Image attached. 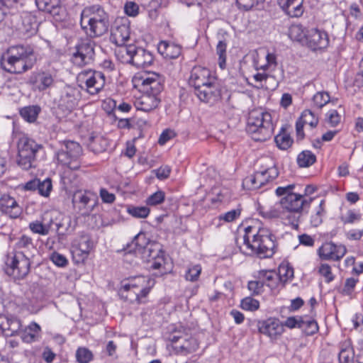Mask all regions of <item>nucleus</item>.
Segmentation results:
<instances>
[{
  "mask_svg": "<svg viewBox=\"0 0 363 363\" xmlns=\"http://www.w3.org/2000/svg\"><path fill=\"white\" fill-rule=\"evenodd\" d=\"M96 199V195L90 191L77 190L74 194L72 202L79 209H86L88 213L93 209L92 207H89V203Z\"/></svg>",
  "mask_w": 363,
  "mask_h": 363,
  "instance_id": "a878e982",
  "label": "nucleus"
},
{
  "mask_svg": "<svg viewBox=\"0 0 363 363\" xmlns=\"http://www.w3.org/2000/svg\"><path fill=\"white\" fill-rule=\"evenodd\" d=\"M305 44L313 50L325 49L329 45L328 35L325 30L315 28L306 30Z\"/></svg>",
  "mask_w": 363,
  "mask_h": 363,
  "instance_id": "2eb2a0df",
  "label": "nucleus"
},
{
  "mask_svg": "<svg viewBox=\"0 0 363 363\" xmlns=\"http://www.w3.org/2000/svg\"><path fill=\"white\" fill-rule=\"evenodd\" d=\"M160 101V96H157L155 94L142 92L141 96L136 99L135 106L138 110L148 112L157 108Z\"/></svg>",
  "mask_w": 363,
  "mask_h": 363,
  "instance_id": "4be33fe9",
  "label": "nucleus"
},
{
  "mask_svg": "<svg viewBox=\"0 0 363 363\" xmlns=\"http://www.w3.org/2000/svg\"><path fill=\"white\" fill-rule=\"evenodd\" d=\"M326 118L328 123L332 127L337 126L341 121V116L336 110H330L326 113Z\"/></svg>",
  "mask_w": 363,
  "mask_h": 363,
  "instance_id": "680f3d73",
  "label": "nucleus"
},
{
  "mask_svg": "<svg viewBox=\"0 0 363 363\" xmlns=\"http://www.w3.org/2000/svg\"><path fill=\"white\" fill-rule=\"evenodd\" d=\"M303 0H278L281 9L291 17H299L303 13Z\"/></svg>",
  "mask_w": 363,
  "mask_h": 363,
  "instance_id": "bb28decb",
  "label": "nucleus"
},
{
  "mask_svg": "<svg viewBox=\"0 0 363 363\" xmlns=\"http://www.w3.org/2000/svg\"><path fill=\"white\" fill-rule=\"evenodd\" d=\"M81 94L77 88L65 85L60 91L57 103L58 107L62 111L71 112L78 106Z\"/></svg>",
  "mask_w": 363,
  "mask_h": 363,
  "instance_id": "ddd939ff",
  "label": "nucleus"
},
{
  "mask_svg": "<svg viewBox=\"0 0 363 363\" xmlns=\"http://www.w3.org/2000/svg\"><path fill=\"white\" fill-rule=\"evenodd\" d=\"M248 289L254 295L260 294L263 291V284L260 279L257 281H250L247 284Z\"/></svg>",
  "mask_w": 363,
  "mask_h": 363,
  "instance_id": "e2e57ef3",
  "label": "nucleus"
},
{
  "mask_svg": "<svg viewBox=\"0 0 363 363\" xmlns=\"http://www.w3.org/2000/svg\"><path fill=\"white\" fill-rule=\"evenodd\" d=\"M92 249V242L87 235H82L72 245V254L76 263H83Z\"/></svg>",
  "mask_w": 363,
  "mask_h": 363,
  "instance_id": "dca6fc26",
  "label": "nucleus"
},
{
  "mask_svg": "<svg viewBox=\"0 0 363 363\" xmlns=\"http://www.w3.org/2000/svg\"><path fill=\"white\" fill-rule=\"evenodd\" d=\"M324 204L325 201L321 200L318 206L315 208V213L311 215V223L313 227H318L323 222V217L325 214Z\"/></svg>",
  "mask_w": 363,
  "mask_h": 363,
  "instance_id": "c03bdc74",
  "label": "nucleus"
},
{
  "mask_svg": "<svg viewBox=\"0 0 363 363\" xmlns=\"http://www.w3.org/2000/svg\"><path fill=\"white\" fill-rule=\"evenodd\" d=\"M171 168L167 166H162L155 170V174L157 179L160 180L166 179L169 177Z\"/></svg>",
  "mask_w": 363,
  "mask_h": 363,
  "instance_id": "338daca9",
  "label": "nucleus"
},
{
  "mask_svg": "<svg viewBox=\"0 0 363 363\" xmlns=\"http://www.w3.org/2000/svg\"><path fill=\"white\" fill-rule=\"evenodd\" d=\"M140 7L135 1H127L124 5V12L130 17H135L139 14Z\"/></svg>",
  "mask_w": 363,
  "mask_h": 363,
  "instance_id": "13d9d810",
  "label": "nucleus"
},
{
  "mask_svg": "<svg viewBox=\"0 0 363 363\" xmlns=\"http://www.w3.org/2000/svg\"><path fill=\"white\" fill-rule=\"evenodd\" d=\"M77 82L82 91L90 95H96L104 89L106 78L102 72L89 69L77 74Z\"/></svg>",
  "mask_w": 363,
  "mask_h": 363,
  "instance_id": "1a4fd4ad",
  "label": "nucleus"
},
{
  "mask_svg": "<svg viewBox=\"0 0 363 363\" xmlns=\"http://www.w3.org/2000/svg\"><path fill=\"white\" fill-rule=\"evenodd\" d=\"M289 36L293 40L305 44L306 40V30L300 24H293L289 30Z\"/></svg>",
  "mask_w": 363,
  "mask_h": 363,
  "instance_id": "c9c22d12",
  "label": "nucleus"
},
{
  "mask_svg": "<svg viewBox=\"0 0 363 363\" xmlns=\"http://www.w3.org/2000/svg\"><path fill=\"white\" fill-rule=\"evenodd\" d=\"M258 329L259 333L269 337L272 339H276L284 332V326L279 320L276 318H268L259 323Z\"/></svg>",
  "mask_w": 363,
  "mask_h": 363,
  "instance_id": "412c9836",
  "label": "nucleus"
},
{
  "mask_svg": "<svg viewBox=\"0 0 363 363\" xmlns=\"http://www.w3.org/2000/svg\"><path fill=\"white\" fill-rule=\"evenodd\" d=\"M93 357L92 352L86 347H79L76 352V359L79 363H89Z\"/></svg>",
  "mask_w": 363,
  "mask_h": 363,
  "instance_id": "a18cd8bd",
  "label": "nucleus"
},
{
  "mask_svg": "<svg viewBox=\"0 0 363 363\" xmlns=\"http://www.w3.org/2000/svg\"><path fill=\"white\" fill-rule=\"evenodd\" d=\"M226 49L227 42L219 40L216 46V53L218 55V65L221 69H224L226 65Z\"/></svg>",
  "mask_w": 363,
  "mask_h": 363,
  "instance_id": "79ce46f5",
  "label": "nucleus"
},
{
  "mask_svg": "<svg viewBox=\"0 0 363 363\" xmlns=\"http://www.w3.org/2000/svg\"><path fill=\"white\" fill-rule=\"evenodd\" d=\"M39 10L50 13L52 16L58 15L60 10V0H35Z\"/></svg>",
  "mask_w": 363,
  "mask_h": 363,
  "instance_id": "2f4dec72",
  "label": "nucleus"
},
{
  "mask_svg": "<svg viewBox=\"0 0 363 363\" xmlns=\"http://www.w3.org/2000/svg\"><path fill=\"white\" fill-rule=\"evenodd\" d=\"M14 250L23 251L27 252L31 250H35L32 239L27 235H22L16 243Z\"/></svg>",
  "mask_w": 363,
  "mask_h": 363,
  "instance_id": "a19ab883",
  "label": "nucleus"
},
{
  "mask_svg": "<svg viewBox=\"0 0 363 363\" xmlns=\"http://www.w3.org/2000/svg\"><path fill=\"white\" fill-rule=\"evenodd\" d=\"M100 197L103 202L106 203H112L116 199V196L113 194L108 192L106 189H101Z\"/></svg>",
  "mask_w": 363,
  "mask_h": 363,
  "instance_id": "774afa93",
  "label": "nucleus"
},
{
  "mask_svg": "<svg viewBox=\"0 0 363 363\" xmlns=\"http://www.w3.org/2000/svg\"><path fill=\"white\" fill-rule=\"evenodd\" d=\"M173 347L177 353L182 355H187L196 351L199 347V342L194 337L184 338L179 345H176Z\"/></svg>",
  "mask_w": 363,
  "mask_h": 363,
  "instance_id": "c756f323",
  "label": "nucleus"
},
{
  "mask_svg": "<svg viewBox=\"0 0 363 363\" xmlns=\"http://www.w3.org/2000/svg\"><path fill=\"white\" fill-rule=\"evenodd\" d=\"M243 242L252 253L259 257H270L274 253L275 236L257 220H252L251 225L245 228Z\"/></svg>",
  "mask_w": 363,
  "mask_h": 363,
  "instance_id": "f257e3e1",
  "label": "nucleus"
},
{
  "mask_svg": "<svg viewBox=\"0 0 363 363\" xmlns=\"http://www.w3.org/2000/svg\"><path fill=\"white\" fill-rule=\"evenodd\" d=\"M118 46L116 55L118 60L123 64H131L135 45L123 44Z\"/></svg>",
  "mask_w": 363,
  "mask_h": 363,
  "instance_id": "473e14b6",
  "label": "nucleus"
},
{
  "mask_svg": "<svg viewBox=\"0 0 363 363\" xmlns=\"http://www.w3.org/2000/svg\"><path fill=\"white\" fill-rule=\"evenodd\" d=\"M165 194L162 191H157L150 195L146 199V204L148 206H156L164 201Z\"/></svg>",
  "mask_w": 363,
  "mask_h": 363,
  "instance_id": "3c124183",
  "label": "nucleus"
},
{
  "mask_svg": "<svg viewBox=\"0 0 363 363\" xmlns=\"http://www.w3.org/2000/svg\"><path fill=\"white\" fill-rule=\"evenodd\" d=\"M330 96L327 92L320 91L316 93L313 98L314 106L321 108L330 101Z\"/></svg>",
  "mask_w": 363,
  "mask_h": 363,
  "instance_id": "09e8293b",
  "label": "nucleus"
},
{
  "mask_svg": "<svg viewBox=\"0 0 363 363\" xmlns=\"http://www.w3.org/2000/svg\"><path fill=\"white\" fill-rule=\"evenodd\" d=\"M347 252L345 246L335 245L332 242H325L318 249V255L322 259L338 261Z\"/></svg>",
  "mask_w": 363,
  "mask_h": 363,
  "instance_id": "6ab92c4d",
  "label": "nucleus"
},
{
  "mask_svg": "<svg viewBox=\"0 0 363 363\" xmlns=\"http://www.w3.org/2000/svg\"><path fill=\"white\" fill-rule=\"evenodd\" d=\"M128 211L135 218H145L150 214V209L146 206L131 207L128 208Z\"/></svg>",
  "mask_w": 363,
  "mask_h": 363,
  "instance_id": "864d4df0",
  "label": "nucleus"
},
{
  "mask_svg": "<svg viewBox=\"0 0 363 363\" xmlns=\"http://www.w3.org/2000/svg\"><path fill=\"white\" fill-rule=\"evenodd\" d=\"M201 272V267L196 264L189 268L185 274V278L187 281H196L198 280Z\"/></svg>",
  "mask_w": 363,
  "mask_h": 363,
  "instance_id": "603ef678",
  "label": "nucleus"
},
{
  "mask_svg": "<svg viewBox=\"0 0 363 363\" xmlns=\"http://www.w3.org/2000/svg\"><path fill=\"white\" fill-rule=\"evenodd\" d=\"M28 82L35 90L44 91L55 85V76L48 72H35L31 74Z\"/></svg>",
  "mask_w": 363,
  "mask_h": 363,
  "instance_id": "a211bd4d",
  "label": "nucleus"
},
{
  "mask_svg": "<svg viewBox=\"0 0 363 363\" xmlns=\"http://www.w3.org/2000/svg\"><path fill=\"white\" fill-rule=\"evenodd\" d=\"M40 331V326L33 322L24 330L21 332V337L23 342L30 343L38 339Z\"/></svg>",
  "mask_w": 363,
  "mask_h": 363,
  "instance_id": "7c9ffc66",
  "label": "nucleus"
},
{
  "mask_svg": "<svg viewBox=\"0 0 363 363\" xmlns=\"http://www.w3.org/2000/svg\"><path fill=\"white\" fill-rule=\"evenodd\" d=\"M130 21L127 18H117L111 28V39L117 45H121L129 39Z\"/></svg>",
  "mask_w": 363,
  "mask_h": 363,
  "instance_id": "4468645a",
  "label": "nucleus"
},
{
  "mask_svg": "<svg viewBox=\"0 0 363 363\" xmlns=\"http://www.w3.org/2000/svg\"><path fill=\"white\" fill-rule=\"evenodd\" d=\"M80 25L90 38L102 36L108 30V15L99 5L87 6L82 11Z\"/></svg>",
  "mask_w": 363,
  "mask_h": 363,
  "instance_id": "20e7f679",
  "label": "nucleus"
},
{
  "mask_svg": "<svg viewBox=\"0 0 363 363\" xmlns=\"http://www.w3.org/2000/svg\"><path fill=\"white\" fill-rule=\"evenodd\" d=\"M153 61L152 55L142 48L135 47L131 65L138 68L146 67Z\"/></svg>",
  "mask_w": 363,
  "mask_h": 363,
  "instance_id": "cd10ccee",
  "label": "nucleus"
},
{
  "mask_svg": "<svg viewBox=\"0 0 363 363\" xmlns=\"http://www.w3.org/2000/svg\"><path fill=\"white\" fill-rule=\"evenodd\" d=\"M300 119L305 125H309L311 128L316 127L318 123V118L310 110L303 111Z\"/></svg>",
  "mask_w": 363,
  "mask_h": 363,
  "instance_id": "de8ad7c7",
  "label": "nucleus"
},
{
  "mask_svg": "<svg viewBox=\"0 0 363 363\" xmlns=\"http://www.w3.org/2000/svg\"><path fill=\"white\" fill-rule=\"evenodd\" d=\"M257 277L262 281L263 286L266 285L270 289L275 288L278 282V275L273 270H260Z\"/></svg>",
  "mask_w": 363,
  "mask_h": 363,
  "instance_id": "f704fd0d",
  "label": "nucleus"
},
{
  "mask_svg": "<svg viewBox=\"0 0 363 363\" xmlns=\"http://www.w3.org/2000/svg\"><path fill=\"white\" fill-rule=\"evenodd\" d=\"M5 272L15 279H23L29 273L30 262L25 252L13 250L5 259Z\"/></svg>",
  "mask_w": 363,
  "mask_h": 363,
  "instance_id": "0eeeda50",
  "label": "nucleus"
},
{
  "mask_svg": "<svg viewBox=\"0 0 363 363\" xmlns=\"http://www.w3.org/2000/svg\"><path fill=\"white\" fill-rule=\"evenodd\" d=\"M33 63V50L28 45L11 46L0 59L1 67L13 74H21L31 69Z\"/></svg>",
  "mask_w": 363,
  "mask_h": 363,
  "instance_id": "7ed1b4c3",
  "label": "nucleus"
},
{
  "mask_svg": "<svg viewBox=\"0 0 363 363\" xmlns=\"http://www.w3.org/2000/svg\"><path fill=\"white\" fill-rule=\"evenodd\" d=\"M17 147L18 157L16 162L18 165L24 170H28L34 167L36 154L42 148V146L28 136L22 135L18 138Z\"/></svg>",
  "mask_w": 363,
  "mask_h": 363,
  "instance_id": "6e6552de",
  "label": "nucleus"
},
{
  "mask_svg": "<svg viewBox=\"0 0 363 363\" xmlns=\"http://www.w3.org/2000/svg\"><path fill=\"white\" fill-rule=\"evenodd\" d=\"M29 228L34 233L40 234L42 235H46L49 233V228L40 221L30 223Z\"/></svg>",
  "mask_w": 363,
  "mask_h": 363,
  "instance_id": "bf43d9fd",
  "label": "nucleus"
},
{
  "mask_svg": "<svg viewBox=\"0 0 363 363\" xmlns=\"http://www.w3.org/2000/svg\"><path fill=\"white\" fill-rule=\"evenodd\" d=\"M40 111V108L38 106H28L22 108L20 110L21 116L29 123L34 122Z\"/></svg>",
  "mask_w": 363,
  "mask_h": 363,
  "instance_id": "e433bc0d",
  "label": "nucleus"
},
{
  "mask_svg": "<svg viewBox=\"0 0 363 363\" xmlns=\"http://www.w3.org/2000/svg\"><path fill=\"white\" fill-rule=\"evenodd\" d=\"M275 143L280 150H288L293 144L294 140L289 133L281 131L274 138Z\"/></svg>",
  "mask_w": 363,
  "mask_h": 363,
  "instance_id": "58836bf2",
  "label": "nucleus"
},
{
  "mask_svg": "<svg viewBox=\"0 0 363 363\" xmlns=\"http://www.w3.org/2000/svg\"><path fill=\"white\" fill-rule=\"evenodd\" d=\"M195 94L201 101L210 104H215L221 98V91L220 86L216 82V79L215 81L211 82L210 84H207L196 89Z\"/></svg>",
  "mask_w": 363,
  "mask_h": 363,
  "instance_id": "f3484780",
  "label": "nucleus"
},
{
  "mask_svg": "<svg viewBox=\"0 0 363 363\" xmlns=\"http://www.w3.org/2000/svg\"><path fill=\"white\" fill-rule=\"evenodd\" d=\"M21 328V320L13 316L0 315V329L6 336L18 334Z\"/></svg>",
  "mask_w": 363,
  "mask_h": 363,
  "instance_id": "b1692460",
  "label": "nucleus"
},
{
  "mask_svg": "<svg viewBox=\"0 0 363 363\" xmlns=\"http://www.w3.org/2000/svg\"><path fill=\"white\" fill-rule=\"evenodd\" d=\"M82 149L78 143L66 141L57 152L56 158L58 163L71 169L77 170L80 167L79 157Z\"/></svg>",
  "mask_w": 363,
  "mask_h": 363,
  "instance_id": "9d476101",
  "label": "nucleus"
},
{
  "mask_svg": "<svg viewBox=\"0 0 363 363\" xmlns=\"http://www.w3.org/2000/svg\"><path fill=\"white\" fill-rule=\"evenodd\" d=\"M247 131L256 141H265L270 138L274 131L271 114L261 109L251 111L247 118Z\"/></svg>",
  "mask_w": 363,
  "mask_h": 363,
  "instance_id": "39448f33",
  "label": "nucleus"
},
{
  "mask_svg": "<svg viewBox=\"0 0 363 363\" xmlns=\"http://www.w3.org/2000/svg\"><path fill=\"white\" fill-rule=\"evenodd\" d=\"M242 186L245 189L248 190H257L261 188V185L257 182L255 176L251 174L246 177L242 182Z\"/></svg>",
  "mask_w": 363,
  "mask_h": 363,
  "instance_id": "4d7b16f0",
  "label": "nucleus"
},
{
  "mask_svg": "<svg viewBox=\"0 0 363 363\" xmlns=\"http://www.w3.org/2000/svg\"><path fill=\"white\" fill-rule=\"evenodd\" d=\"M0 209L12 218H18L21 213V208L16 199L6 194L0 196Z\"/></svg>",
  "mask_w": 363,
  "mask_h": 363,
  "instance_id": "5701e85b",
  "label": "nucleus"
},
{
  "mask_svg": "<svg viewBox=\"0 0 363 363\" xmlns=\"http://www.w3.org/2000/svg\"><path fill=\"white\" fill-rule=\"evenodd\" d=\"M154 284V280L148 277H130L123 284L120 294L122 298L130 302L142 303L143 298L147 296Z\"/></svg>",
  "mask_w": 363,
  "mask_h": 363,
  "instance_id": "423d86ee",
  "label": "nucleus"
},
{
  "mask_svg": "<svg viewBox=\"0 0 363 363\" xmlns=\"http://www.w3.org/2000/svg\"><path fill=\"white\" fill-rule=\"evenodd\" d=\"M278 279L286 282L294 277V269L288 264H282L279 267Z\"/></svg>",
  "mask_w": 363,
  "mask_h": 363,
  "instance_id": "37998d69",
  "label": "nucleus"
},
{
  "mask_svg": "<svg viewBox=\"0 0 363 363\" xmlns=\"http://www.w3.org/2000/svg\"><path fill=\"white\" fill-rule=\"evenodd\" d=\"M147 244V242L145 238V235L143 233H140L135 236L133 240L132 241L131 246H135V248L133 250L134 253H135L137 250L140 251L142 249H145Z\"/></svg>",
  "mask_w": 363,
  "mask_h": 363,
  "instance_id": "6e6d98bb",
  "label": "nucleus"
},
{
  "mask_svg": "<svg viewBox=\"0 0 363 363\" xmlns=\"http://www.w3.org/2000/svg\"><path fill=\"white\" fill-rule=\"evenodd\" d=\"M316 161V156L310 150H303L297 157V163L301 167H308Z\"/></svg>",
  "mask_w": 363,
  "mask_h": 363,
  "instance_id": "4c0bfd02",
  "label": "nucleus"
},
{
  "mask_svg": "<svg viewBox=\"0 0 363 363\" xmlns=\"http://www.w3.org/2000/svg\"><path fill=\"white\" fill-rule=\"evenodd\" d=\"M300 329H301L306 335H313L318 331V325L315 320L308 317H303Z\"/></svg>",
  "mask_w": 363,
  "mask_h": 363,
  "instance_id": "ea45409f",
  "label": "nucleus"
},
{
  "mask_svg": "<svg viewBox=\"0 0 363 363\" xmlns=\"http://www.w3.org/2000/svg\"><path fill=\"white\" fill-rule=\"evenodd\" d=\"M319 274L323 276L325 281L329 283L334 279V276L333 275L331 267L328 264H322L318 269Z\"/></svg>",
  "mask_w": 363,
  "mask_h": 363,
  "instance_id": "052dcab7",
  "label": "nucleus"
},
{
  "mask_svg": "<svg viewBox=\"0 0 363 363\" xmlns=\"http://www.w3.org/2000/svg\"><path fill=\"white\" fill-rule=\"evenodd\" d=\"M302 319H303V317H301V316L289 317L286 320L284 325L289 328H300V325L302 322Z\"/></svg>",
  "mask_w": 363,
  "mask_h": 363,
  "instance_id": "69168bd1",
  "label": "nucleus"
},
{
  "mask_svg": "<svg viewBox=\"0 0 363 363\" xmlns=\"http://www.w3.org/2000/svg\"><path fill=\"white\" fill-rule=\"evenodd\" d=\"M241 214V210L239 208L233 209L218 216L220 220H224L226 223L233 222L237 220Z\"/></svg>",
  "mask_w": 363,
  "mask_h": 363,
  "instance_id": "5fc2aeb1",
  "label": "nucleus"
},
{
  "mask_svg": "<svg viewBox=\"0 0 363 363\" xmlns=\"http://www.w3.org/2000/svg\"><path fill=\"white\" fill-rule=\"evenodd\" d=\"M164 78L155 73L143 74L133 78L135 86L139 87L141 92L155 94L160 96L164 89Z\"/></svg>",
  "mask_w": 363,
  "mask_h": 363,
  "instance_id": "9b49d317",
  "label": "nucleus"
},
{
  "mask_svg": "<svg viewBox=\"0 0 363 363\" xmlns=\"http://www.w3.org/2000/svg\"><path fill=\"white\" fill-rule=\"evenodd\" d=\"M52 189V184L50 178H46L43 181L40 180L39 186H38V194L45 198L50 196Z\"/></svg>",
  "mask_w": 363,
  "mask_h": 363,
  "instance_id": "49530a36",
  "label": "nucleus"
},
{
  "mask_svg": "<svg viewBox=\"0 0 363 363\" xmlns=\"http://www.w3.org/2000/svg\"><path fill=\"white\" fill-rule=\"evenodd\" d=\"M94 54V43L90 40H82L75 46L71 61L74 65L82 67L93 62Z\"/></svg>",
  "mask_w": 363,
  "mask_h": 363,
  "instance_id": "f8f14e48",
  "label": "nucleus"
},
{
  "mask_svg": "<svg viewBox=\"0 0 363 363\" xmlns=\"http://www.w3.org/2000/svg\"><path fill=\"white\" fill-rule=\"evenodd\" d=\"M272 164L271 167L263 168L261 170L257 171L254 173V175L257 180V182L261 186H264L266 184L276 179L279 175V171L277 168L274 165L272 160H268Z\"/></svg>",
  "mask_w": 363,
  "mask_h": 363,
  "instance_id": "c85d7f7f",
  "label": "nucleus"
},
{
  "mask_svg": "<svg viewBox=\"0 0 363 363\" xmlns=\"http://www.w3.org/2000/svg\"><path fill=\"white\" fill-rule=\"evenodd\" d=\"M259 213L266 219H276L279 218L282 222L289 225V218L290 217L287 216V213H285L284 209L282 207L281 202L274 204L268 209L260 208Z\"/></svg>",
  "mask_w": 363,
  "mask_h": 363,
  "instance_id": "393cba45",
  "label": "nucleus"
},
{
  "mask_svg": "<svg viewBox=\"0 0 363 363\" xmlns=\"http://www.w3.org/2000/svg\"><path fill=\"white\" fill-rule=\"evenodd\" d=\"M50 259L58 267H65L68 263L67 258L64 255L57 252H53L50 256Z\"/></svg>",
  "mask_w": 363,
  "mask_h": 363,
  "instance_id": "0e129e2a",
  "label": "nucleus"
},
{
  "mask_svg": "<svg viewBox=\"0 0 363 363\" xmlns=\"http://www.w3.org/2000/svg\"><path fill=\"white\" fill-rule=\"evenodd\" d=\"M109 142L105 137L97 135L89 138V148L94 153H101L106 150Z\"/></svg>",
  "mask_w": 363,
  "mask_h": 363,
  "instance_id": "72a5a7b5",
  "label": "nucleus"
},
{
  "mask_svg": "<svg viewBox=\"0 0 363 363\" xmlns=\"http://www.w3.org/2000/svg\"><path fill=\"white\" fill-rule=\"evenodd\" d=\"M240 306L243 310L255 311L259 308V302L252 297H246L242 300Z\"/></svg>",
  "mask_w": 363,
  "mask_h": 363,
  "instance_id": "8fccbe9b",
  "label": "nucleus"
},
{
  "mask_svg": "<svg viewBox=\"0 0 363 363\" xmlns=\"http://www.w3.org/2000/svg\"><path fill=\"white\" fill-rule=\"evenodd\" d=\"M216 79L208 69L200 66L194 67L191 72L189 84L193 86L196 90L203 85L210 84Z\"/></svg>",
  "mask_w": 363,
  "mask_h": 363,
  "instance_id": "aec40b11",
  "label": "nucleus"
},
{
  "mask_svg": "<svg viewBox=\"0 0 363 363\" xmlns=\"http://www.w3.org/2000/svg\"><path fill=\"white\" fill-rule=\"evenodd\" d=\"M294 187V184L279 186L276 189V194L279 196H284L280 202L285 213H287V216L290 217L289 225H291L293 228L297 229L301 220L303 208L309 206L313 199L311 198L307 199L301 194L292 192Z\"/></svg>",
  "mask_w": 363,
  "mask_h": 363,
  "instance_id": "f03ea898",
  "label": "nucleus"
}]
</instances>
